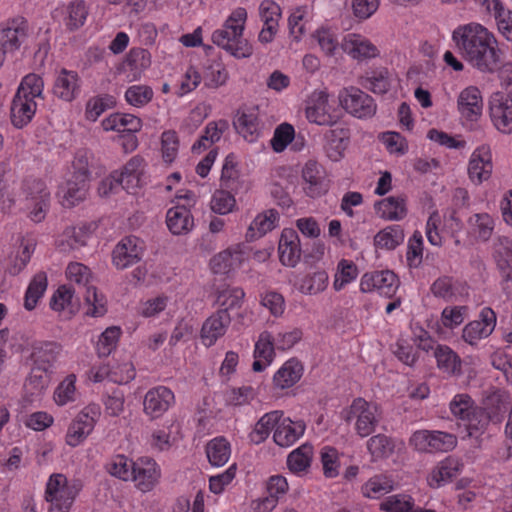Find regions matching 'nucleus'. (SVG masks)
I'll list each match as a JSON object with an SVG mask.
<instances>
[{
	"instance_id": "bb28decb",
	"label": "nucleus",
	"mask_w": 512,
	"mask_h": 512,
	"mask_svg": "<svg viewBox=\"0 0 512 512\" xmlns=\"http://www.w3.org/2000/svg\"><path fill=\"white\" fill-rule=\"evenodd\" d=\"M80 86L77 72L61 69L54 81L53 94L62 101L72 102L80 94Z\"/></svg>"
},
{
	"instance_id": "a19ab883",
	"label": "nucleus",
	"mask_w": 512,
	"mask_h": 512,
	"mask_svg": "<svg viewBox=\"0 0 512 512\" xmlns=\"http://www.w3.org/2000/svg\"><path fill=\"white\" fill-rule=\"evenodd\" d=\"M90 238L89 228L85 225L68 227L58 240V247L63 252L79 249L87 244Z\"/></svg>"
},
{
	"instance_id": "4d7b16f0",
	"label": "nucleus",
	"mask_w": 512,
	"mask_h": 512,
	"mask_svg": "<svg viewBox=\"0 0 512 512\" xmlns=\"http://www.w3.org/2000/svg\"><path fill=\"white\" fill-rule=\"evenodd\" d=\"M313 455V447L303 444L293 450L287 457V465L293 473H301L310 467Z\"/></svg>"
},
{
	"instance_id": "412c9836",
	"label": "nucleus",
	"mask_w": 512,
	"mask_h": 512,
	"mask_svg": "<svg viewBox=\"0 0 512 512\" xmlns=\"http://www.w3.org/2000/svg\"><path fill=\"white\" fill-rule=\"evenodd\" d=\"M342 50L352 59L366 61L380 55L379 48L367 37L350 33L347 34L341 43Z\"/></svg>"
},
{
	"instance_id": "6e6d98bb",
	"label": "nucleus",
	"mask_w": 512,
	"mask_h": 512,
	"mask_svg": "<svg viewBox=\"0 0 512 512\" xmlns=\"http://www.w3.org/2000/svg\"><path fill=\"white\" fill-rule=\"evenodd\" d=\"M135 461L125 455L118 454L113 456L106 464L107 472L123 481H130L133 477Z\"/></svg>"
},
{
	"instance_id": "6e6552de",
	"label": "nucleus",
	"mask_w": 512,
	"mask_h": 512,
	"mask_svg": "<svg viewBox=\"0 0 512 512\" xmlns=\"http://www.w3.org/2000/svg\"><path fill=\"white\" fill-rule=\"evenodd\" d=\"M338 102L348 114L359 119L371 118L377 111L374 99L354 86L341 89L338 93Z\"/></svg>"
},
{
	"instance_id": "5701e85b",
	"label": "nucleus",
	"mask_w": 512,
	"mask_h": 512,
	"mask_svg": "<svg viewBox=\"0 0 512 512\" xmlns=\"http://www.w3.org/2000/svg\"><path fill=\"white\" fill-rule=\"evenodd\" d=\"M463 468L462 462L452 456L446 457L435 465L427 476V484L433 489H438L450 483L457 477Z\"/></svg>"
},
{
	"instance_id": "4468645a",
	"label": "nucleus",
	"mask_w": 512,
	"mask_h": 512,
	"mask_svg": "<svg viewBox=\"0 0 512 512\" xmlns=\"http://www.w3.org/2000/svg\"><path fill=\"white\" fill-rule=\"evenodd\" d=\"M28 36V23L18 17L0 24V52L3 54L17 51Z\"/></svg>"
},
{
	"instance_id": "338daca9",
	"label": "nucleus",
	"mask_w": 512,
	"mask_h": 512,
	"mask_svg": "<svg viewBox=\"0 0 512 512\" xmlns=\"http://www.w3.org/2000/svg\"><path fill=\"white\" fill-rule=\"evenodd\" d=\"M467 316V306H447L441 312L440 323L444 328L454 330L463 324Z\"/></svg>"
},
{
	"instance_id": "a211bd4d",
	"label": "nucleus",
	"mask_w": 512,
	"mask_h": 512,
	"mask_svg": "<svg viewBox=\"0 0 512 512\" xmlns=\"http://www.w3.org/2000/svg\"><path fill=\"white\" fill-rule=\"evenodd\" d=\"M161 468L157 462L148 457H141L135 461L133 477L130 481L143 493L150 492L159 483Z\"/></svg>"
},
{
	"instance_id": "e433bc0d",
	"label": "nucleus",
	"mask_w": 512,
	"mask_h": 512,
	"mask_svg": "<svg viewBox=\"0 0 512 512\" xmlns=\"http://www.w3.org/2000/svg\"><path fill=\"white\" fill-rule=\"evenodd\" d=\"M393 77L386 68L370 70L361 77V85L374 94H386L393 85Z\"/></svg>"
},
{
	"instance_id": "49530a36",
	"label": "nucleus",
	"mask_w": 512,
	"mask_h": 512,
	"mask_svg": "<svg viewBox=\"0 0 512 512\" xmlns=\"http://www.w3.org/2000/svg\"><path fill=\"white\" fill-rule=\"evenodd\" d=\"M229 79V73L224 64L217 60H210L203 66L204 86L217 89L224 86Z\"/></svg>"
},
{
	"instance_id": "ddd939ff",
	"label": "nucleus",
	"mask_w": 512,
	"mask_h": 512,
	"mask_svg": "<svg viewBox=\"0 0 512 512\" xmlns=\"http://www.w3.org/2000/svg\"><path fill=\"white\" fill-rule=\"evenodd\" d=\"M496 313L490 308H483L476 320L470 321L462 329V339L471 346L489 337L496 327Z\"/></svg>"
},
{
	"instance_id": "13d9d810",
	"label": "nucleus",
	"mask_w": 512,
	"mask_h": 512,
	"mask_svg": "<svg viewBox=\"0 0 512 512\" xmlns=\"http://www.w3.org/2000/svg\"><path fill=\"white\" fill-rule=\"evenodd\" d=\"M430 291L436 298L444 301H454L459 295L457 282L450 276H441L431 285Z\"/></svg>"
},
{
	"instance_id": "774afa93",
	"label": "nucleus",
	"mask_w": 512,
	"mask_h": 512,
	"mask_svg": "<svg viewBox=\"0 0 512 512\" xmlns=\"http://www.w3.org/2000/svg\"><path fill=\"white\" fill-rule=\"evenodd\" d=\"M414 499L408 494H394L386 497L379 509L384 512H410L414 507Z\"/></svg>"
},
{
	"instance_id": "423d86ee",
	"label": "nucleus",
	"mask_w": 512,
	"mask_h": 512,
	"mask_svg": "<svg viewBox=\"0 0 512 512\" xmlns=\"http://www.w3.org/2000/svg\"><path fill=\"white\" fill-rule=\"evenodd\" d=\"M66 276L69 281L84 287V300L87 305V315L101 317L107 312V302L104 295L99 294L94 286L88 285L91 274L87 266L78 262L70 263L66 269Z\"/></svg>"
},
{
	"instance_id": "9d476101",
	"label": "nucleus",
	"mask_w": 512,
	"mask_h": 512,
	"mask_svg": "<svg viewBox=\"0 0 512 512\" xmlns=\"http://www.w3.org/2000/svg\"><path fill=\"white\" fill-rule=\"evenodd\" d=\"M305 115L310 123L320 126L334 125L338 117L329 102V94L325 90H314L307 98Z\"/></svg>"
},
{
	"instance_id": "cd10ccee",
	"label": "nucleus",
	"mask_w": 512,
	"mask_h": 512,
	"mask_svg": "<svg viewBox=\"0 0 512 512\" xmlns=\"http://www.w3.org/2000/svg\"><path fill=\"white\" fill-rule=\"evenodd\" d=\"M275 340L271 332L262 331L254 345V362L253 370L261 372L271 365L275 358Z\"/></svg>"
},
{
	"instance_id": "9b49d317",
	"label": "nucleus",
	"mask_w": 512,
	"mask_h": 512,
	"mask_svg": "<svg viewBox=\"0 0 512 512\" xmlns=\"http://www.w3.org/2000/svg\"><path fill=\"white\" fill-rule=\"evenodd\" d=\"M399 285V279L394 272L381 270L365 273L360 279L359 288L363 293L377 292L381 296L392 298Z\"/></svg>"
},
{
	"instance_id": "f03ea898",
	"label": "nucleus",
	"mask_w": 512,
	"mask_h": 512,
	"mask_svg": "<svg viewBox=\"0 0 512 512\" xmlns=\"http://www.w3.org/2000/svg\"><path fill=\"white\" fill-rule=\"evenodd\" d=\"M247 19L246 8L233 9L222 26L212 32V43L237 59L252 56L253 47L247 39L243 38Z\"/></svg>"
},
{
	"instance_id": "0e129e2a",
	"label": "nucleus",
	"mask_w": 512,
	"mask_h": 512,
	"mask_svg": "<svg viewBox=\"0 0 512 512\" xmlns=\"http://www.w3.org/2000/svg\"><path fill=\"white\" fill-rule=\"evenodd\" d=\"M358 276V268L351 261L342 259L339 261L333 281L336 291L342 290L347 284L353 282Z\"/></svg>"
},
{
	"instance_id": "3c124183",
	"label": "nucleus",
	"mask_w": 512,
	"mask_h": 512,
	"mask_svg": "<svg viewBox=\"0 0 512 512\" xmlns=\"http://www.w3.org/2000/svg\"><path fill=\"white\" fill-rule=\"evenodd\" d=\"M405 235L399 225L387 226L374 237V245L382 250H394L404 241Z\"/></svg>"
},
{
	"instance_id": "37998d69",
	"label": "nucleus",
	"mask_w": 512,
	"mask_h": 512,
	"mask_svg": "<svg viewBox=\"0 0 512 512\" xmlns=\"http://www.w3.org/2000/svg\"><path fill=\"white\" fill-rule=\"evenodd\" d=\"M56 13L63 16V22L70 30L83 26L88 15L86 5L82 0H74L61 9H57Z\"/></svg>"
},
{
	"instance_id": "393cba45",
	"label": "nucleus",
	"mask_w": 512,
	"mask_h": 512,
	"mask_svg": "<svg viewBox=\"0 0 512 512\" xmlns=\"http://www.w3.org/2000/svg\"><path fill=\"white\" fill-rule=\"evenodd\" d=\"M121 187L129 193L135 192L143 185L145 162L140 156H133L121 170H115Z\"/></svg>"
},
{
	"instance_id": "1a4fd4ad",
	"label": "nucleus",
	"mask_w": 512,
	"mask_h": 512,
	"mask_svg": "<svg viewBox=\"0 0 512 512\" xmlns=\"http://www.w3.org/2000/svg\"><path fill=\"white\" fill-rule=\"evenodd\" d=\"M101 415L98 404L85 406L69 425L65 442L70 447H77L91 434Z\"/></svg>"
},
{
	"instance_id": "39448f33",
	"label": "nucleus",
	"mask_w": 512,
	"mask_h": 512,
	"mask_svg": "<svg viewBox=\"0 0 512 512\" xmlns=\"http://www.w3.org/2000/svg\"><path fill=\"white\" fill-rule=\"evenodd\" d=\"M341 418L346 423H353L356 434L365 438L375 432L381 421L382 412L375 402L358 397L341 411Z\"/></svg>"
},
{
	"instance_id": "c85d7f7f",
	"label": "nucleus",
	"mask_w": 512,
	"mask_h": 512,
	"mask_svg": "<svg viewBox=\"0 0 512 512\" xmlns=\"http://www.w3.org/2000/svg\"><path fill=\"white\" fill-rule=\"evenodd\" d=\"M305 429L303 421H293L282 412L273 434L274 442L280 447H290L304 434Z\"/></svg>"
},
{
	"instance_id": "c756f323",
	"label": "nucleus",
	"mask_w": 512,
	"mask_h": 512,
	"mask_svg": "<svg viewBox=\"0 0 512 512\" xmlns=\"http://www.w3.org/2000/svg\"><path fill=\"white\" fill-rule=\"evenodd\" d=\"M279 258L283 265L294 267L301 257L300 240L295 230L284 229L279 240Z\"/></svg>"
},
{
	"instance_id": "473e14b6",
	"label": "nucleus",
	"mask_w": 512,
	"mask_h": 512,
	"mask_svg": "<svg viewBox=\"0 0 512 512\" xmlns=\"http://www.w3.org/2000/svg\"><path fill=\"white\" fill-rule=\"evenodd\" d=\"M468 233L475 240L487 242L491 239L496 225L495 218L487 212L474 213L468 220Z\"/></svg>"
},
{
	"instance_id": "4be33fe9",
	"label": "nucleus",
	"mask_w": 512,
	"mask_h": 512,
	"mask_svg": "<svg viewBox=\"0 0 512 512\" xmlns=\"http://www.w3.org/2000/svg\"><path fill=\"white\" fill-rule=\"evenodd\" d=\"M231 323V317L225 310H218L208 317L201 327L200 339L204 346H213L223 337Z\"/></svg>"
},
{
	"instance_id": "aec40b11",
	"label": "nucleus",
	"mask_w": 512,
	"mask_h": 512,
	"mask_svg": "<svg viewBox=\"0 0 512 512\" xmlns=\"http://www.w3.org/2000/svg\"><path fill=\"white\" fill-rule=\"evenodd\" d=\"M303 190L311 198H318L328 190L325 170L315 160H309L302 168Z\"/></svg>"
},
{
	"instance_id": "de8ad7c7",
	"label": "nucleus",
	"mask_w": 512,
	"mask_h": 512,
	"mask_svg": "<svg viewBox=\"0 0 512 512\" xmlns=\"http://www.w3.org/2000/svg\"><path fill=\"white\" fill-rule=\"evenodd\" d=\"M206 455L212 466L221 467L231 456L230 443L223 437H216L207 443Z\"/></svg>"
},
{
	"instance_id": "680f3d73",
	"label": "nucleus",
	"mask_w": 512,
	"mask_h": 512,
	"mask_svg": "<svg viewBox=\"0 0 512 512\" xmlns=\"http://www.w3.org/2000/svg\"><path fill=\"white\" fill-rule=\"evenodd\" d=\"M394 448L393 440L383 434L374 435L367 441V450L374 461L389 457Z\"/></svg>"
},
{
	"instance_id": "ea45409f",
	"label": "nucleus",
	"mask_w": 512,
	"mask_h": 512,
	"mask_svg": "<svg viewBox=\"0 0 512 512\" xmlns=\"http://www.w3.org/2000/svg\"><path fill=\"white\" fill-rule=\"evenodd\" d=\"M377 214L390 221H399L407 214L405 199L400 196H390L375 204Z\"/></svg>"
},
{
	"instance_id": "a878e982",
	"label": "nucleus",
	"mask_w": 512,
	"mask_h": 512,
	"mask_svg": "<svg viewBox=\"0 0 512 512\" xmlns=\"http://www.w3.org/2000/svg\"><path fill=\"white\" fill-rule=\"evenodd\" d=\"M323 150L325 155L334 162L340 161L344 157L345 150L349 144V129L338 126L329 129L323 136Z\"/></svg>"
},
{
	"instance_id": "2eb2a0df",
	"label": "nucleus",
	"mask_w": 512,
	"mask_h": 512,
	"mask_svg": "<svg viewBox=\"0 0 512 512\" xmlns=\"http://www.w3.org/2000/svg\"><path fill=\"white\" fill-rule=\"evenodd\" d=\"M468 177L475 185L490 179L493 172L492 151L488 144L476 147L468 161Z\"/></svg>"
},
{
	"instance_id": "8fccbe9b",
	"label": "nucleus",
	"mask_w": 512,
	"mask_h": 512,
	"mask_svg": "<svg viewBox=\"0 0 512 512\" xmlns=\"http://www.w3.org/2000/svg\"><path fill=\"white\" fill-rule=\"evenodd\" d=\"M493 259L498 270L512 269V238L498 236L493 242Z\"/></svg>"
},
{
	"instance_id": "603ef678",
	"label": "nucleus",
	"mask_w": 512,
	"mask_h": 512,
	"mask_svg": "<svg viewBox=\"0 0 512 512\" xmlns=\"http://www.w3.org/2000/svg\"><path fill=\"white\" fill-rule=\"evenodd\" d=\"M434 356L437 366L440 370L448 375L459 374L461 371L460 357L448 346L438 345L435 349Z\"/></svg>"
},
{
	"instance_id": "20e7f679",
	"label": "nucleus",
	"mask_w": 512,
	"mask_h": 512,
	"mask_svg": "<svg viewBox=\"0 0 512 512\" xmlns=\"http://www.w3.org/2000/svg\"><path fill=\"white\" fill-rule=\"evenodd\" d=\"M82 489L78 480H68L64 474H52L46 482L44 498L48 503L47 512H70Z\"/></svg>"
},
{
	"instance_id": "052dcab7",
	"label": "nucleus",
	"mask_w": 512,
	"mask_h": 512,
	"mask_svg": "<svg viewBox=\"0 0 512 512\" xmlns=\"http://www.w3.org/2000/svg\"><path fill=\"white\" fill-rule=\"evenodd\" d=\"M76 381V375L69 374L56 387L53 398L58 406H65L76 400Z\"/></svg>"
},
{
	"instance_id": "c9c22d12",
	"label": "nucleus",
	"mask_w": 512,
	"mask_h": 512,
	"mask_svg": "<svg viewBox=\"0 0 512 512\" xmlns=\"http://www.w3.org/2000/svg\"><path fill=\"white\" fill-rule=\"evenodd\" d=\"M303 370L302 364L297 359L287 360L273 376L275 387L283 390L294 386L301 379Z\"/></svg>"
},
{
	"instance_id": "72a5a7b5",
	"label": "nucleus",
	"mask_w": 512,
	"mask_h": 512,
	"mask_svg": "<svg viewBox=\"0 0 512 512\" xmlns=\"http://www.w3.org/2000/svg\"><path fill=\"white\" fill-rule=\"evenodd\" d=\"M59 353L60 346L56 342L34 341L31 344L30 359L32 365L52 370Z\"/></svg>"
},
{
	"instance_id": "b1692460",
	"label": "nucleus",
	"mask_w": 512,
	"mask_h": 512,
	"mask_svg": "<svg viewBox=\"0 0 512 512\" xmlns=\"http://www.w3.org/2000/svg\"><path fill=\"white\" fill-rule=\"evenodd\" d=\"M457 107L462 118L470 122L477 121L483 110L480 90L476 86L464 88L458 96Z\"/></svg>"
},
{
	"instance_id": "bf43d9fd",
	"label": "nucleus",
	"mask_w": 512,
	"mask_h": 512,
	"mask_svg": "<svg viewBox=\"0 0 512 512\" xmlns=\"http://www.w3.org/2000/svg\"><path fill=\"white\" fill-rule=\"evenodd\" d=\"M492 419V415L486 409L477 407L465 420L468 436L477 438L484 434Z\"/></svg>"
},
{
	"instance_id": "0eeeda50",
	"label": "nucleus",
	"mask_w": 512,
	"mask_h": 512,
	"mask_svg": "<svg viewBox=\"0 0 512 512\" xmlns=\"http://www.w3.org/2000/svg\"><path fill=\"white\" fill-rule=\"evenodd\" d=\"M23 195L28 217L35 223L42 222L50 207V191L45 182L39 179L25 180Z\"/></svg>"
},
{
	"instance_id": "864d4df0",
	"label": "nucleus",
	"mask_w": 512,
	"mask_h": 512,
	"mask_svg": "<svg viewBox=\"0 0 512 512\" xmlns=\"http://www.w3.org/2000/svg\"><path fill=\"white\" fill-rule=\"evenodd\" d=\"M394 489V481L387 475H375L363 486V495L367 498L377 499L390 493Z\"/></svg>"
},
{
	"instance_id": "69168bd1",
	"label": "nucleus",
	"mask_w": 512,
	"mask_h": 512,
	"mask_svg": "<svg viewBox=\"0 0 512 512\" xmlns=\"http://www.w3.org/2000/svg\"><path fill=\"white\" fill-rule=\"evenodd\" d=\"M245 297V292L239 287H226L221 289L217 295V303L221 307L220 310H225L229 313L230 310L239 308Z\"/></svg>"
},
{
	"instance_id": "c03bdc74",
	"label": "nucleus",
	"mask_w": 512,
	"mask_h": 512,
	"mask_svg": "<svg viewBox=\"0 0 512 512\" xmlns=\"http://www.w3.org/2000/svg\"><path fill=\"white\" fill-rule=\"evenodd\" d=\"M279 222V214L276 210L270 209L258 214L251 222L247 237L259 238L275 229Z\"/></svg>"
},
{
	"instance_id": "6ab92c4d",
	"label": "nucleus",
	"mask_w": 512,
	"mask_h": 512,
	"mask_svg": "<svg viewBox=\"0 0 512 512\" xmlns=\"http://www.w3.org/2000/svg\"><path fill=\"white\" fill-rule=\"evenodd\" d=\"M247 260L244 246L235 245L214 255L209 262V267L214 274L228 275L239 269Z\"/></svg>"
},
{
	"instance_id": "f704fd0d",
	"label": "nucleus",
	"mask_w": 512,
	"mask_h": 512,
	"mask_svg": "<svg viewBox=\"0 0 512 512\" xmlns=\"http://www.w3.org/2000/svg\"><path fill=\"white\" fill-rule=\"evenodd\" d=\"M88 188L89 180L71 175L60 190L62 205L65 207L76 206L86 198Z\"/></svg>"
},
{
	"instance_id": "f3484780",
	"label": "nucleus",
	"mask_w": 512,
	"mask_h": 512,
	"mask_svg": "<svg viewBox=\"0 0 512 512\" xmlns=\"http://www.w3.org/2000/svg\"><path fill=\"white\" fill-rule=\"evenodd\" d=\"M489 116L494 128L501 134L512 133V99L502 93H494L489 101Z\"/></svg>"
},
{
	"instance_id": "dca6fc26",
	"label": "nucleus",
	"mask_w": 512,
	"mask_h": 512,
	"mask_svg": "<svg viewBox=\"0 0 512 512\" xmlns=\"http://www.w3.org/2000/svg\"><path fill=\"white\" fill-rule=\"evenodd\" d=\"M175 404L173 391L163 385L149 389L143 399V411L151 419L162 417Z\"/></svg>"
},
{
	"instance_id": "7c9ffc66",
	"label": "nucleus",
	"mask_w": 512,
	"mask_h": 512,
	"mask_svg": "<svg viewBox=\"0 0 512 512\" xmlns=\"http://www.w3.org/2000/svg\"><path fill=\"white\" fill-rule=\"evenodd\" d=\"M101 126L104 131H115L118 133H137L141 130L142 120L129 113H113L102 120Z\"/></svg>"
},
{
	"instance_id": "09e8293b",
	"label": "nucleus",
	"mask_w": 512,
	"mask_h": 512,
	"mask_svg": "<svg viewBox=\"0 0 512 512\" xmlns=\"http://www.w3.org/2000/svg\"><path fill=\"white\" fill-rule=\"evenodd\" d=\"M48 281L45 272H38L31 279L24 296V308L32 311L47 289Z\"/></svg>"
},
{
	"instance_id": "a18cd8bd",
	"label": "nucleus",
	"mask_w": 512,
	"mask_h": 512,
	"mask_svg": "<svg viewBox=\"0 0 512 512\" xmlns=\"http://www.w3.org/2000/svg\"><path fill=\"white\" fill-rule=\"evenodd\" d=\"M328 280L329 277L325 271H315L300 277L295 286L304 295H316L327 288Z\"/></svg>"
},
{
	"instance_id": "f8f14e48",
	"label": "nucleus",
	"mask_w": 512,
	"mask_h": 512,
	"mask_svg": "<svg viewBox=\"0 0 512 512\" xmlns=\"http://www.w3.org/2000/svg\"><path fill=\"white\" fill-rule=\"evenodd\" d=\"M145 252L144 242L136 236H127L119 241L112 252V263L119 269H127L141 261Z\"/></svg>"
},
{
	"instance_id": "5fc2aeb1",
	"label": "nucleus",
	"mask_w": 512,
	"mask_h": 512,
	"mask_svg": "<svg viewBox=\"0 0 512 512\" xmlns=\"http://www.w3.org/2000/svg\"><path fill=\"white\" fill-rule=\"evenodd\" d=\"M51 372L52 370L32 365L25 382L27 392L31 395H40L50 383Z\"/></svg>"
},
{
	"instance_id": "f257e3e1",
	"label": "nucleus",
	"mask_w": 512,
	"mask_h": 512,
	"mask_svg": "<svg viewBox=\"0 0 512 512\" xmlns=\"http://www.w3.org/2000/svg\"><path fill=\"white\" fill-rule=\"evenodd\" d=\"M461 57L481 73H494L501 66V51L495 35L478 22L458 25L451 34Z\"/></svg>"
},
{
	"instance_id": "e2e57ef3",
	"label": "nucleus",
	"mask_w": 512,
	"mask_h": 512,
	"mask_svg": "<svg viewBox=\"0 0 512 512\" xmlns=\"http://www.w3.org/2000/svg\"><path fill=\"white\" fill-rule=\"evenodd\" d=\"M121 329L117 326H111L103 331L96 343V352L99 357L109 356L117 347Z\"/></svg>"
},
{
	"instance_id": "2f4dec72",
	"label": "nucleus",
	"mask_w": 512,
	"mask_h": 512,
	"mask_svg": "<svg viewBox=\"0 0 512 512\" xmlns=\"http://www.w3.org/2000/svg\"><path fill=\"white\" fill-rule=\"evenodd\" d=\"M166 224L172 234L184 235L193 229L194 220L190 210L185 205H176L168 209Z\"/></svg>"
},
{
	"instance_id": "7ed1b4c3",
	"label": "nucleus",
	"mask_w": 512,
	"mask_h": 512,
	"mask_svg": "<svg viewBox=\"0 0 512 512\" xmlns=\"http://www.w3.org/2000/svg\"><path fill=\"white\" fill-rule=\"evenodd\" d=\"M43 79L34 73L26 75L13 97L10 118L13 126L23 128L33 119L37 111V99L43 98Z\"/></svg>"
},
{
	"instance_id": "79ce46f5",
	"label": "nucleus",
	"mask_w": 512,
	"mask_h": 512,
	"mask_svg": "<svg viewBox=\"0 0 512 512\" xmlns=\"http://www.w3.org/2000/svg\"><path fill=\"white\" fill-rule=\"evenodd\" d=\"M282 417L281 410H273L265 413L255 423L253 430L249 434L250 440L255 444L264 442L270 435L271 431L276 429L278 422Z\"/></svg>"
},
{
	"instance_id": "4c0bfd02",
	"label": "nucleus",
	"mask_w": 512,
	"mask_h": 512,
	"mask_svg": "<svg viewBox=\"0 0 512 512\" xmlns=\"http://www.w3.org/2000/svg\"><path fill=\"white\" fill-rule=\"evenodd\" d=\"M235 127L246 141L255 142L261 133L257 111L248 109L239 112L235 121Z\"/></svg>"
},
{
	"instance_id": "58836bf2",
	"label": "nucleus",
	"mask_w": 512,
	"mask_h": 512,
	"mask_svg": "<svg viewBox=\"0 0 512 512\" xmlns=\"http://www.w3.org/2000/svg\"><path fill=\"white\" fill-rule=\"evenodd\" d=\"M150 64V54L147 50L141 48L131 49L124 62V70L127 73V78H129L130 81L139 79Z\"/></svg>"
}]
</instances>
